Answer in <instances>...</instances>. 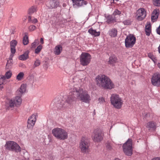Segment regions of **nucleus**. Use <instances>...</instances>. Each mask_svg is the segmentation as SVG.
Listing matches in <instances>:
<instances>
[{
	"instance_id": "f257e3e1",
	"label": "nucleus",
	"mask_w": 160,
	"mask_h": 160,
	"mask_svg": "<svg viewBox=\"0 0 160 160\" xmlns=\"http://www.w3.org/2000/svg\"><path fill=\"white\" fill-rule=\"evenodd\" d=\"M74 98L86 103H89L91 99L90 95L87 91L82 88H74L71 89L68 96L63 97L61 99L56 98L53 102L56 107L60 109L69 106L73 101Z\"/></svg>"
},
{
	"instance_id": "f03ea898",
	"label": "nucleus",
	"mask_w": 160,
	"mask_h": 160,
	"mask_svg": "<svg viewBox=\"0 0 160 160\" xmlns=\"http://www.w3.org/2000/svg\"><path fill=\"white\" fill-rule=\"evenodd\" d=\"M95 82L96 85L102 88L111 89L114 88V85L111 79L104 75H98Z\"/></svg>"
},
{
	"instance_id": "7ed1b4c3",
	"label": "nucleus",
	"mask_w": 160,
	"mask_h": 160,
	"mask_svg": "<svg viewBox=\"0 0 160 160\" xmlns=\"http://www.w3.org/2000/svg\"><path fill=\"white\" fill-rule=\"evenodd\" d=\"M52 133L57 139L64 140L68 137V132L64 129L61 128H56L52 131Z\"/></svg>"
},
{
	"instance_id": "20e7f679",
	"label": "nucleus",
	"mask_w": 160,
	"mask_h": 160,
	"mask_svg": "<svg viewBox=\"0 0 160 160\" xmlns=\"http://www.w3.org/2000/svg\"><path fill=\"white\" fill-rule=\"evenodd\" d=\"M110 101L112 105L115 108L119 109L122 107L123 104V101L116 94H113L110 97Z\"/></svg>"
},
{
	"instance_id": "39448f33",
	"label": "nucleus",
	"mask_w": 160,
	"mask_h": 160,
	"mask_svg": "<svg viewBox=\"0 0 160 160\" xmlns=\"http://www.w3.org/2000/svg\"><path fill=\"white\" fill-rule=\"evenodd\" d=\"M123 149L124 153L128 156H130L132 153V140L131 139H128L123 144Z\"/></svg>"
},
{
	"instance_id": "423d86ee",
	"label": "nucleus",
	"mask_w": 160,
	"mask_h": 160,
	"mask_svg": "<svg viewBox=\"0 0 160 160\" xmlns=\"http://www.w3.org/2000/svg\"><path fill=\"white\" fill-rule=\"evenodd\" d=\"M5 147V148L8 150L14 151L16 152H20L21 151V148L20 146L16 142L12 141L7 142Z\"/></svg>"
},
{
	"instance_id": "0eeeda50",
	"label": "nucleus",
	"mask_w": 160,
	"mask_h": 160,
	"mask_svg": "<svg viewBox=\"0 0 160 160\" xmlns=\"http://www.w3.org/2000/svg\"><path fill=\"white\" fill-rule=\"evenodd\" d=\"M91 57L88 53L83 52L80 56V62L81 65L85 66L88 64L91 61Z\"/></svg>"
},
{
	"instance_id": "6e6552de",
	"label": "nucleus",
	"mask_w": 160,
	"mask_h": 160,
	"mask_svg": "<svg viewBox=\"0 0 160 160\" xmlns=\"http://www.w3.org/2000/svg\"><path fill=\"white\" fill-rule=\"evenodd\" d=\"M90 144L87 138L82 137L81 140L79 147L81 151L83 152H86L89 150Z\"/></svg>"
},
{
	"instance_id": "1a4fd4ad",
	"label": "nucleus",
	"mask_w": 160,
	"mask_h": 160,
	"mask_svg": "<svg viewBox=\"0 0 160 160\" xmlns=\"http://www.w3.org/2000/svg\"><path fill=\"white\" fill-rule=\"evenodd\" d=\"M38 115L37 113L32 114L28 119L27 127L29 129H32L34 127L37 120Z\"/></svg>"
},
{
	"instance_id": "9d476101",
	"label": "nucleus",
	"mask_w": 160,
	"mask_h": 160,
	"mask_svg": "<svg viewBox=\"0 0 160 160\" xmlns=\"http://www.w3.org/2000/svg\"><path fill=\"white\" fill-rule=\"evenodd\" d=\"M136 41V38L132 35L127 37L125 40V46L127 48H131L134 44Z\"/></svg>"
},
{
	"instance_id": "9b49d317",
	"label": "nucleus",
	"mask_w": 160,
	"mask_h": 160,
	"mask_svg": "<svg viewBox=\"0 0 160 160\" xmlns=\"http://www.w3.org/2000/svg\"><path fill=\"white\" fill-rule=\"evenodd\" d=\"M151 82L153 85L160 87V73L157 72L152 75Z\"/></svg>"
},
{
	"instance_id": "f8f14e48",
	"label": "nucleus",
	"mask_w": 160,
	"mask_h": 160,
	"mask_svg": "<svg viewBox=\"0 0 160 160\" xmlns=\"http://www.w3.org/2000/svg\"><path fill=\"white\" fill-rule=\"evenodd\" d=\"M92 138L95 142H99L103 139L101 132L98 130H95L93 132Z\"/></svg>"
},
{
	"instance_id": "ddd939ff",
	"label": "nucleus",
	"mask_w": 160,
	"mask_h": 160,
	"mask_svg": "<svg viewBox=\"0 0 160 160\" xmlns=\"http://www.w3.org/2000/svg\"><path fill=\"white\" fill-rule=\"evenodd\" d=\"M136 14V18L137 20L139 21L142 20L146 16V11L143 8L139 9Z\"/></svg>"
},
{
	"instance_id": "4468645a",
	"label": "nucleus",
	"mask_w": 160,
	"mask_h": 160,
	"mask_svg": "<svg viewBox=\"0 0 160 160\" xmlns=\"http://www.w3.org/2000/svg\"><path fill=\"white\" fill-rule=\"evenodd\" d=\"M73 2V6L76 7H81L87 4V2L85 0H72Z\"/></svg>"
},
{
	"instance_id": "2eb2a0df",
	"label": "nucleus",
	"mask_w": 160,
	"mask_h": 160,
	"mask_svg": "<svg viewBox=\"0 0 160 160\" xmlns=\"http://www.w3.org/2000/svg\"><path fill=\"white\" fill-rule=\"evenodd\" d=\"M26 88V85L22 84L19 89L17 91V95L21 96L25 92Z\"/></svg>"
},
{
	"instance_id": "dca6fc26",
	"label": "nucleus",
	"mask_w": 160,
	"mask_h": 160,
	"mask_svg": "<svg viewBox=\"0 0 160 160\" xmlns=\"http://www.w3.org/2000/svg\"><path fill=\"white\" fill-rule=\"evenodd\" d=\"M159 14V11L158 9H156L153 10L152 13L151 19L152 22H154L158 18Z\"/></svg>"
},
{
	"instance_id": "f3484780",
	"label": "nucleus",
	"mask_w": 160,
	"mask_h": 160,
	"mask_svg": "<svg viewBox=\"0 0 160 160\" xmlns=\"http://www.w3.org/2000/svg\"><path fill=\"white\" fill-rule=\"evenodd\" d=\"M156 124L152 121L149 122L146 125V127L149 130H154L156 128Z\"/></svg>"
},
{
	"instance_id": "a211bd4d",
	"label": "nucleus",
	"mask_w": 160,
	"mask_h": 160,
	"mask_svg": "<svg viewBox=\"0 0 160 160\" xmlns=\"http://www.w3.org/2000/svg\"><path fill=\"white\" fill-rule=\"evenodd\" d=\"M145 31L146 35L148 36H149L151 32V25L150 22H148L146 24Z\"/></svg>"
},
{
	"instance_id": "6ab92c4d",
	"label": "nucleus",
	"mask_w": 160,
	"mask_h": 160,
	"mask_svg": "<svg viewBox=\"0 0 160 160\" xmlns=\"http://www.w3.org/2000/svg\"><path fill=\"white\" fill-rule=\"evenodd\" d=\"M20 96H18L12 99L15 102L16 105V107H18L20 106L22 102V100Z\"/></svg>"
},
{
	"instance_id": "aec40b11",
	"label": "nucleus",
	"mask_w": 160,
	"mask_h": 160,
	"mask_svg": "<svg viewBox=\"0 0 160 160\" xmlns=\"http://www.w3.org/2000/svg\"><path fill=\"white\" fill-rule=\"evenodd\" d=\"M47 5L49 8L52 9L56 7L57 3L55 0H51Z\"/></svg>"
},
{
	"instance_id": "412c9836",
	"label": "nucleus",
	"mask_w": 160,
	"mask_h": 160,
	"mask_svg": "<svg viewBox=\"0 0 160 160\" xmlns=\"http://www.w3.org/2000/svg\"><path fill=\"white\" fill-rule=\"evenodd\" d=\"M13 56L14 55L13 54H11L10 55L9 59L8 60L6 65V69H9L11 67V66L13 64L12 58Z\"/></svg>"
},
{
	"instance_id": "4be33fe9",
	"label": "nucleus",
	"mask_w": 160,
	"mask_h": 160,
	"mask_svg": "<svg viewBox=\"0 0 160 160\" xmlns=\"http://www.w3.org/2000/svg\"><path fill=\"white\" fill-rule=\"evenodd\" d=\"M118 31L115 28H112L108 32V34L111 37H115L117 35Z\"/></svg>"
},
{
	"instance_id": "5701e85b",
	"label": "nucleus",
	"mask_w": 160,
	"mask_h": 160,
	"mask_svg": "<svg viewBox=\"0 0 160 160\" xmlns=\"http://www.w3.org/2000/svg\"><path fill=\"white\" fill-rule=\"evenodd\" d=\"M38 10L37 7L36 6H32L28 10V13L29 15H32L36 13Z\"/></svg>"
},
{
	"instance_id": "b1692460",
	"label": "nucleus",
	"mask_w": 160,
	"mask_h": 160,
	"mask_svg": "<svg viewBox=\"0 0 160 160\" xmlns=\"http://www.w3.org/2000/svg\"><path fill=\"white\" fill-rule=\"evenodd\" d=\"M62 50V47L61 45H58L55 47L54 48V52L55 54L59 55Z\"/></svg>"
},
{
	"instance_id": "393cba45",
	"label": "nucleus",
	"mask_w": 160,
	"mask_h": 160,
	"mask_svg": "<svg viewBox=\"0 0 160 160\" xmlns=\"http://www.w3.org/2000/svg\"><path fill=\"white\" fill-rule=\"evenodd\" d=\"M88 32L92 35H94L95 37L99 36L100 34L99 32H97L96 30L93 29L92 28L89 29Z\"/></svg>"
},
{
	"instance_id": "a878e982",
	"label": "nucleus",
	"mask_w": 160,
	"mask_h": 160,
	"mask_svg": "<svg viewBox=\"0 0 160 160\" xmlns=\"http://www.w3.org/2000/svg\"><path fill=\"white\" fill-rule=\"evenodd\" d=\"M28 57V51H27L23 54L19 56V59L21 60H25Z\"/></svg>"
},
{
	"instance_id": "bb28decb",
	"label": "nucleus",
	"mask_w": 160,
	"mask_h": 160,
	"mask_svg": "<svg viewBox=\"0 0 160 160\" xmlns=\"http://www.w3.org/2000/svg\"><path fill=\"white\" fill-rule=\"evenodd\" d=\"M117 60L116 57L114 55H112L110 57L108 62L110 64H112L116 62Z\"/></svg>"
},
{
	"instance_id": "cd10ccee",
	"label": "nucleus",
	"mask_w": 160,
	"mask_h": 160,
	"mask_svg": "<svg viewBox=\"0 0 160 160\" xmlns=\"http://www.w3.org/2000/svg\"><path fill=\"white\" fill-rule=\"evenodd\" d=\"M22 42L24 45H26L28 43V37L26 33H25V36L23 37Z\"/></svg>"
},
{
	"instance_id": "c85d7f7f",
	"label": "nucleus",
	"mask_w": 160,
	"mask_h": 160,
	"mask_svg": "<svg viewBox=\"0 0 160 160\" xmlns=\"http://www.w3.org/2000/svg\"><path fill=\"white\" fill-rule=\"evenodd\" d=\"M8 105L9 108H12L16 107V105L12 98L9 100Z\"/></svg>"
},
{
	"instance_id": "c756f323",
	"label": "nucleus",
	"mask_w": 160,
	"mask_h": 160,
	"mask_svg": "<svg viewBox=\"0 0 160 160\" xmlns=\"http://www.w3.org/2000/svg\"><path fill=\"white\" fill-rule=\"evenodd\" d=\"M6 81V78L4 76L0 75V85L4 84Z\"/></svg>"
},
{
	"instance_id": "7c9ffc66",
	"label": "nucleus",
	"mask_w": 160,
	"mask_h": 160,
	"mask_svg": "<svg viewBox=\"0 0 160 160\" xmlns=\"http://www.w3.org/2000/svg\"><path fill=\"white\" fill-rule=\"evenodd\" d=\"M24 74L23 72H19L17 76V79L18 80H21L23 77Z\"/></svg>"
},
{
	"instance_id": "2f4dec72",
	"label": "nucleus",
	"mask_w": 160,
	"mask_h": 160,
	"mask_svg": "<svg viewBox=\"0 0 160 160\" xmlns=\"http://www.w3.org/2000/svg\"><path fill=\"white\" fill-rule=\"evenodd\" d=\"M12 75V72L10 71H8L5 74V77L6 78V79H9L10 78Z\"/></svg>"
},
{
	"instance_id": "473e14b6",
	"label": "nucleus",
	"mask_w": 160,
	"mask_h": 160,
	"mask_svg": "<svg viewBox=\"0 0 160 160\" xmlns=\"http://www.w3.org/2000/svg\"><path fill=\"white\" fill-rule=\"evenodd\" d=\"M107 21L108 23H110L111 22H112L115 20L114 17H113L112 15H109L107 17Z\"/></svg>"
},
{
	"instance_id": "72a5a7b5",
	"label": "nucleus",
	"mask_w": 160,
	"mask_h": 160,
	"mask_svg": "<svg viewBox=\"0 0 160 160\" xmlns=\"http://www.w3.org/2000/svg\"><path fill=\"white\" fill-rule=\"evenodd\" d=\"M17 44V41L15 40H13L10 42L11 48H15Z\"/></svg>"
},
{
	"instance_id": "f704fd0d",
	"label": "nucleus",
	"mask_w": 160,
	"mask_h": 160,
	"mask_svg": "<svg viewBox=\"0 0 160 160\" xmlns=\"http://www.w3.org/2000/svg\"><path fill=\"white\" fill-rule=\"evenodd\" d=\"M28 20L29 22H31L32 23H34L38 22V21L36 18L32 19V17L31 16H29L28 17Z\"/></svg>"
},
{
	"instance_id": "c9c22d12",
	"label": "nucleus",
	"mask_w": 160,
	"mask_h": 160,
	"mask_svg": "<svg viewBox=\"0 0 160 160\" xmlns=\"http://www.w3.org/2000/svg\"><path fill=\"white\" fill-rule=\"evenodd\" d=\"M153 4L157 7L160 6V0H153Z\"/></svg>"
},
{
	"instance_id": "e433bc0d",
	"label": "nucleus",
	"mask_w": 160,
	"mask_h": 160,
	"mask_svg": "<svg viewBox=\"0 0 160 160\" xmlns=\"http://www.w3.org/2000/svg\"><path fill=\"white\" fill-rule=\"evenodd\" d=\"M42 48V46L41 45H39L35 50V53L38 54L41 51Z\"/></svg>"
},
{
	"instance_id": "4c0bfd02",
	"label": "nucleus",
	"mask_w": 160,
	"mask_h": 160,
	"mask_svg": "<svg viewBox=\"0 0 160 160\" xmlns=\"http://www.w3.org/2000/svg\"><path fill=\"white\" fill-rule=\"evenodd\" d=\"M41 62L38 59L36 60L34 62V63L33 67L35 68L37 67H38L40 64Z\"/></svg>"
},
{
	"instance_id": "58836bf2",
	"label": "nucleus",
	"mask_w": 160,
	"mask_h": 160,
	"mask_svg": "<svg viewBox=\"0 0 160 160\" xmlns=\"http://www.w3.org/2000/svg\"><path fill=\"white\" fill-rule=\"evenodd\" d=\"M38 39H36L31 45V48H35L38 44Z\"/></svg>"
},
{
	"instance_id": "ea45409f",
	"label": "nucleus",
	"mask_w": 160,
	"mask_h": 160,
	"mask_svg": "<svg viewBox=\"0 0 160 160\" xmlns=\"http://www.w3.org/2000/svg\"><path fill=\"white\" fill-rule=\"evenodd\" d=\"M148 57L151 58L152 60L155 62V61L156 60L155 57L151 53H149L148 54Z\"/></svg>"
},
{
	"instance_id": "a19ab883",
	"label": "nucleus",
	"mask_w": 160,
	"mask_h": 160,
	"mask_svg": "<svg viewBox=\"0 0 160 160\" xmlns=\"http://www.w3.org/2000/svg\"><path fill=\"white\" fill-rule=\"evenodd\" d=\"M36 28V27L35 26L33 25H30L29 26L28 29L30 31H32L35 30Z\"/></svg>"
},
{
	"instance_id": "79ce46f5",
	"label": "nucleus",
	"mask_w": 160,
	"mask_h": 160,
	"mask_svg": "<svg viewBox=\"0 0 160 160\" xmlns=\"http://www.w3.org/2000/svg\"><path fill=\"white\" fill-rule=\"evenodd\" d=\"M123 23L125 25H129L131 24V22L129 20H126L124 21Z\"/></svg>"
},
{
	"instance_id": "37998d69",
	"label": "nucleus",
	"mask_w": 160,
	"mask_h": 160,
	"mask_svg": "<svg viewBox=\"0 0 160 160\" xmlns=\"http://www.w3.org/2000/svg\"><path fill=\"white\" fill-rule=\"evenodd\" d=\"M121 14V12L120 11L118 10H116L114 12L112 15L114 16H116L117 15H119Z\"/></svg>"
},
{
	"instance_id": "c03bdc74",
	"label": "nucleus",
	"mask_w": 160,
	"mask_h": 160,
	"mask_svg": "<svg viewBox=\"0 0 160 160\" xmlns=\"http://www.w3.org/2000/svg\"><path fill=\"white\" fill-rule=\"evenodd\" d=\"M11 52L12 53V54H13L16 52V49L15 48H11Z\"/></svg>"
},
{
	"instance_id": "a18cd8bd",
	"label": "nucleus",
	"mask_w": 160,
	"mask_h": 160,
	"mask_svg": "<svg viewBox=\"0 0 160 160\" xmlns=\"http://www.w3.org/2000/svg\"><path fill=\"white\" fill-rule=\"evenodd\" d=\"M99 102L101 103H103L104 102V100L102 97H100L98 99Z\"/></svg>"
},
{
	"instance_id": "49530a36",
	"label": "nucleus",
	"mask_w": 160,
	"mask_h": 160,
	"mask_svg": "<svg viewBox=\"0 0 160 160\" xmlns=\"http://www.w3.org/2000/svg\"><path fill=\"white\" fill-rule=\"evenodd\" d=\"M107 148L109 150L111 149L112 148V147L110 143H108L106 145Z\"/></svg>"
},
{
	"instance_id": "de8ad7c7",
	"label": "nucleus",
	"mask_w": 160,
	"mask_h": 160,
	"mask_svg": "<svg viewBox=\"0 0 160 160\" xmlns=\"http://www.w3.org/2000/svg\"><path fill=\"white\" fill-rule=\"evenodd\" d=\"M156 32L158 34L160 35V24L159 27L157 29Z\"/></svg>"
},
{
	"instance_id": "09e8293b",
	"label": "nucleus",
	"mask_w": 160,
	"mask_h": 160,
	"mask_svg": "<svg viewBox=\"0 0 160 160\" xmlns=\"http://www.w3.org/2000/svg\"><path fill=\"white\" fill-rule=\"evenodd\" d=\"M152 160H160V157H156L152 158Z\"/></svg>"
},
{
	"instance_id": "8fccbe9b",
	"label": "nucleus",
	"mask_w": 160,
	"mask_h": 160,
	"mask_svg": "<svg viewBox=\"0 0 160 160\" xmlns=\"http://www.w3.org/2000/svg\"><path fill=\"white\" fill-rule=\"evenodd\" d=\"M40 42H41V43L42 44H43L44 43V41H43V38H41L40 39Z\"/></svg>"
},
{
	"instance_id": "3c124183",
	"label": "nucleus",
	"mask_w": 160,
	"mask_h": 160,
	"mask_svg": "<svg viewBox=\"0 0 160 160\" xmlns=\"http://www.w3.org/2000/svg\"><path fill=\"white\" fill-rule=\"evenodd\" d=\"M158 66L159 68L160 69V63H158Z\"/></svg>"
},
{
	"instance_id": "603ef678",
	"label": "nucleus",
	"mask_w": 160,
	"mask_h": 160,
	"mask_svg": "<svg viewBox=\"0 0 160 160\" xmlns=\"http://www.w3.org/2000/svg\"><path fill=\"white\" fill-rule=\"evenodd\" d=\"M114 160H121L120 159H119L118 158H116Z\"/></svg>"
}]
</instances>
